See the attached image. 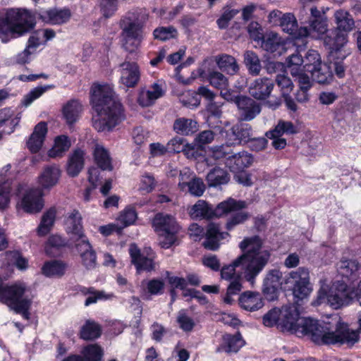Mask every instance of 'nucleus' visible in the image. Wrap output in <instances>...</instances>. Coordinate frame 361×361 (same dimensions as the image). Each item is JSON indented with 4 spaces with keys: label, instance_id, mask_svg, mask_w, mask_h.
<instances>
[{
    "label": "nucleus",
    "instance_id": "f257e3e1",
    "mask_svg": "<svg viewBox=\"0 0 361 361\" xmlns=\"http://www.w3.org/2000/svg\"><path fill=\"white\" fill-rule=\"evenodd\" d=\"M278 329L283 333L306 336L317 345H347L352 347L359 341V330L350 329L340 320L334 329L329 324L312 318L301 317L293 305H284L281 309Z\"/></svg>",
    "mask_w": 361,
    "mask_h": 361
},
{
    "label": "nucleus",
    "instance_id": "f03ea898",
    "mask_svg": "<svg viewBox=\"0 0 361 361\" xmlns=\"http://www.w3.org/2000/svg\"><path fill=\"white\" fill-rule=\"evenodd\" d=\"M263 240L259 235L245 238L239 244L242 254L227 265V304L236 302L243 289V279L252 286L268 264L271 252L262 250Z\"/></svg>",
    "mask_w": 361,
    "mask_h": 361
},
{
    "label": "nucleus",
    "instance_id": "7ed1b4c3",
    "mask_svg": "<svg viewBox=\"0 0 361 361\" xmlns=\"http://www.w3.org/2000/svg\"><path fill=\"white\" fill-rule=\"evenodd\" d=\"M90 92L91 104L99 116L93 121L92 126L98 132L112 131L126 118L122 104L108 84L94 83Z\"/></svg>",
    "mask_w": 361,
    "mask_h": 361
},
{
    "label": "nucleus",
    "instance_id": "20e7f679",
    "mask_svg": "<svg viewBox=\"0 0 361 361\" xmlns=\"http://www.w3.org/2000/svg\"><path fill=\"white\" fill-rule=\"evenodd\" d=\"M26 290L24 283L4 284L0 277V302L15 313L20 314L23 319L29 320L33 296L26 295Z\"/></svg>",
    "mask_w": 361,
    "mask_h": 361
},
{
    "label": "nucleus",
    "instance_id": "39448f33",
    "mask_svg": "<svg viewBox=\"0 0 361 361\" xmlns=\"http://www.w3.org/2000/svg\"><path fill=\"white\" fill-rule=\"evenodd\" d=\"M35 22L25 9H8L0 18V38L3 40L9 35L19 37L32 30Z\"/></svg>",
    "mask_w": 361,
    "mask_h": 361
},
{
    "label": "nucleus",
    "instance_id": "423d86ee",
    "mask_svg": "<svg viewBox=\"0 0 361 361\" xmlns=\"http://www.w3.org/2000/svg\"><path fill=\"white\" fill-rule=\"evenodd\" d=\"M356 300L354 289L348 288L344 281H336L329 288L322 286L317 293L314 303L317 305L327 304L333 309L338 310Z\"/></svg>",
    "mask_w": 361,
    "mask_h": 361
},
{
    "label": "nucleus",
    "instance_id": "0eeeda50",
    "mask_svg": "<svg viewBox=\"0 0 361 361\" xmlns=\"http://www.w3.org/2000/svg\"><path fill=\"white\" fill-rule=\"evenodd\" d=\"M152 226L155 233L163 238L160 244L164 249H169L176 243L181 229L173 216L163 212H158L154 216Z\"/></svg>",
    "mask_w": 361,
    "mask_h": 361
},
{
    "label": "nucleus",
    "instance_id": "6e6552de",
    "mask_svg": "<svg viewBox=\"0 0 361 361\" xmlns=\"http://www.w3.org/2000/svg\"><path fill=\"white\" fill-rule=\"evenodd\" d=\"M285 290H291L295 298L303 300L312 290L310 282V271L307 268L299 267L296 271H290L281 281Z\"/></svg>",
    "mask_w": 361,
    "mask_h": 361
},
{
    "label": "nucleus",
    "instance_id": "1a4fd4ad",
    "mask_svg": "<svg viewBox=\"0 0 361 361\" xmlns=\"http://www.w3.org/2000/svg\"><path fill=\"white\" fill-rule=\"evenodd\" d=\"M216 66L221 69L226 67V55L219 56L216 61L210 59L204 60L197 71L198 77L203 80H208L212 85L218 87L223 82L224 76L222 73L215 71Z\"/></svg>",
    "mask_w": 361,
    "mask_h": 361
},
{
    "label": "nucleus",
    "instance_id": "9d476101",
    "mask_svg": "<svg viewBox=\"0 0 361 361\" xmlns=\"http://www.w3.org/2000/svg\"><path fill=\"white\" fill-rule=\"evenodd\" d=\"M144 23L138 20L128 23L123 28V47L130 53L133 52L144 39Z\"/></svg>",
    "mask_w": 361,
    "mask_h": 361
},
{
    "label": "nucleus",
    "instance_id": "9b49d317",
    "mask_svg": "<svg viewBox=\"0 0 361 361\" xmlns=\"http://www.w3.org/2000/svg\"><path fill=\"white\" fill-rule=\"evenodd\" d=\"M190 215L196 219L212 220L226 214V200L216 207L203 200H199L191 208Z\"/></svg>",
    "mask_w": 361,
    "mask_h": 361
},
{
    "label": "nucleus",
    "instance_id": "f8f14e48",
    "mask_svg": "<svg viewBox=\"0 0 361 361\" xmlns=\"http://www.w3.org/2000/svg\"><path fill=\"white\" fill-rule=\"evenodd\" d=\"M43 196L44 192L42 189L30 188L23 195L19 205L25 213L37 214L42 210L44 206Z\"/></svg>",
    "mask_w": 361,
    "mask_h": 361
},
{
    "label": "nucleus",
    "instance_id": "ddd939ff",
    "mask_svg": "<svg viewBox=\"0 0 361 361\" xmlns=\"http://www.w3.org/2000/svg\"><path fill=\"white\" fill-rule=\"evenodd\" d=\"M37 18L43 23L51 25H61L68 23L71 18L68 8L41 9L36 12Z\"/></svg>",
    "mask_w": 361,
    "mask_h": 361
},
{
    "label": "nucleus",
    "instance_id": "4468645a",
    "mask_svg": "<svg viewBox=\"0 0 361 361\" xmlns=\"http://www.w3.org/2000/svg\"><path fill=\"white\" fill-rule=\"evenodd\" d=\"M336 267L338 275L348 281H355L360 277L361 264L357 259H342Z\"/></svg>",
    "mask_w": 361,
    "mask_h": 361
},
{
    "label": "nucleus",
    "instance_id": "2eb2a0df",
    "mask_svg": "<svg viewBox=\"0 0 361 361\" xmlns=\"http://www.w3.org/2000/svg\"><path fill=\"white\" fill-rule=\"evenodd\" d=\"M121 68V82L127 87H135L140 79V71L136 62L125 60L120 64Z\"/></svg>",
    "mask_w": 361,
    "mask_h": 361
},
{
    "label": "nucleus",
    "instance_id": "dca6fc26",
    "mask_svg": "<svg viewBox=\"0 0 361 361\" xmlns=\"http://www.w3.org/2000/svg\"><path fill=\"white\" fill-rule=\"evenodd\" d=\"M204 237L202 247L207 250L216 251L220 247L221 240L224 238V232L221 231V226L219 224L209 222L207 226Z\"/></svg>",
    "mask_w": 361,
    "mask_h": 361
},
{
    "label": "nucleus",
    "instance_id": "f3484780",
    "mask_svg": "<svg viewBox=\"0 0 361 361\" xmlns=\"http://www.w3.org/2000/svg\"><path fill=\"white\" fill-rule=\"evenodd\" d=\"M129 255L131 263L135 267L137 271H152L155 269L154 259L145 256L135 243L130 245Z\"/></svg>",
    "mask_w": 361,
    "mask_h": 361
},
{
    "label": "nucleus",
    "instance_id": "a211bd4d",
    "mask_svg": "<svg viewBox=\"0 0 361 361\" xmlns=\"http://www.w3.org/2000/svg\"><path fill=\"white\" fill-rule=\"evenodd\" d=\"M47 132V123L45 121H40L35 126L33 132L26 142L27 148L31 153L35 154L39 152L45 140Z\"/></svg>",
    "mask_w": 361,
    "mask_h": 361
},
{
    "label": "nucleus",
    "instance_id": "6ab92c4d",
    "mask_svg": "<svg viewBox=\"0 0 361 361\" xmlns=\"http://www.w3.org/2000/svg\"><path fill=\"white\" fill-rule=\"evenodd\" d=\"M251 136L252 128L249 124L238 123L232 127L230 133H227V147L239 145L242 142H248Z\"/></svg>",
    "mask_w": 361,
    "mask_h": 361
},
{
    "label": "nucleus",
    "instance_id": "aec40b11",
    "mask_svg": "<svg viewBox=\"0 0 361 361\" xmlns=\"http://www.w3.org/2000/svg\"><path fill=\"white\" fill-rule=\"evenodd\" d=\"M252 162V156L245 151L237 153L227 152V167L231 172L244 170L249 167Z\"/></svg>",
    "mask_w": 361,
    "mask_h": 361
},
{
    "label": "nucleus",
    "instance_id": "412c9836",
    "mask_svg": "<svg viewBox=\"0 0 361 361\" xmlns=\"http://www.w3.org/2000/svg\"><path fill=\"white\" fill-rule=\"evenodd\" d=\"M327 32L324 44L331 49V56H334V54H338L341 49L347 43L348 35L336 27Z\"/></svg>",
    "mask_w": 361,
    "mask_h": 361
},
{
    "label": "nucleus",
    "instance_id": "4be33fe9",
    "mask_svg": "<svg viewBox=\"0 0 361 361\" xmlns=\"http://www.w3.org/2000/svg\"><path fill=\"white\" fill-rule=\"evenodd\" d=\"M274 84L273 81L267 78L256 79L249 87V93L255 99L263 100L267 99L271 94Z\"/></svg>",
    "mask_w": 361,
    "mask_h": 361
},
{
    "label": "nucleus",
    "instance_id": "5701e85b",
    "mask_svg": "<svg viewBox=\"0 0 361 361\" xmlns=\"http://www.w3.org/2000/svg\"><path fill=\"white\" fill-rule=\"evenodd\" d=\"M243 309L253 312L261 309L264 302L261 294L256 291H245L238 297L236 301Z\"/></svg>",
    "mask_w": 361,
    "mask_h": 361
},
{
    "label": "nucleus",
    "instance_id": "b1692460",
    "mask_svg": "<svg viewBox=\"0 0 361 361\" xmlns=\"http://www.w3.org/2000/svg\"><path fill=\"white\" fill-rule=\"evenodd\" d=\"M85 151L80 148L75 149L69 155L66 172L70 177L78 176L82 170L85 164Z\"/></svg>",
    "mask_w": 361,
    "mask_h": 361
},
{
    "label": "nucleus",
    "instance_id": "393cba45",
    "mask_svg": "<svg viewBox=\"0 0 361 361\" xmlns=\"http://www.w3.org/2000/svg\"><path fill=\"white\" fill-rule=\"evenodd\" d=\"M68 264L61 259H51L44 262L41 272L46 277L61 278L66 274Z\"/></svg>",
    "mask_w": 361,
    "mask_h": 361
},
{
    "label": "nucleus",
    "instance_id": "a878e982",
    "mask_svg": "<svg viewBox=\"0 0 361 361\" xmlns=\"http://www.w3.org/2000/svg\"><path fill=\"white\" fill-rule=\"evenodd\" d=\"M283 31L292 35L293 37L299 38L309 35L307 27L298 28V23L295 16L291 13H285L283 20L279 25Z\"/></svg>",
    "mask_w": 361,
    "mask_h": 361
},
{
    "label": "nucleus",
    "instance_id": "bb28decb",
    "mask_svg": "<svg viewBox=\"0 0 361 361\" xmlns=\"http://www.w3.org/2000/svg\"><path fill=\"white\" fill-rule=\"evenodd\" d=\"M82 111V105L78 99L68 101L63 106L62 114L68 126L73 125L79 119Z\"/></svg>",
    "mask_w": 361,
    "mask_h": 361
},
{
    "label": "nucleus",
    "instance_id": "cd10ccee",
    "mask_svg": "<svg viewBox=\"0 0 361 361\" xmlns=\"http://www.w3.org/2000/svg\"><path fill=\"white\" fill-rule=\"evenodd\" d=\"M102 334L101 325L93 320L87 319L80 328L79 337L84 341H94L99 338Z\"/></svg>",
    "mask_w": 361,
    "mask_h": 361
},
{
    "label": "nucleus",
    "instance_id": "c85d7f7f",
    "mask_svg": "<svg viewBox=\"0 0 361 361\" xmlns=\"http://www.w3.org/2000/svg\"><path fill=\"white\" fill-rule=\"evenodd\" d=\"M336 28L348 34L355 27V20L352 15L347 11L339 9L334 14Z\"/></svg>",
    "mask_w": 361,
    "mask_h": 361
},
{
    "label": "nucleus",
    "instance_id": "c756f323",
    "mask_svg": "<svg viewBox=\"0 0 361 361\" xmlns=\"http://www.w3.org/2000/svg\"><path fill=\"white\" fill-rule=\"evenodd\" d=\"M198 127L197 121L184 117L176 118L173 125V129L177 134L185 136L192 135L197 132Z\"/></svg>",
    "mask_w": 361,
    "mask_h": 361
},
{
    "label": "nucleus",
    "instance_id": "7c9ffc66",
    "mask_svg": "<svg viewBox=\"0 0 361 361\" xmlns=\"http://www.w3.org/2000/svg\"><path fill=\"white\" fill-rule=\"evenodd\" d=\"M151 88L152 90H148L139 94L137 102L140 106H149L152 105L157 99L164 95V91L158 83L154 82L151 86Z\"/></svg>",
    "mask_w": 361,
    "mask_h": 361
},
{
    "label": "nucleus",
    "instance_id": "2f4dec72",
    "mask_svg": "<svg viewBox=\"0 0 361 361\" xmlns=\"http://www.w3.org/2000/svg\"><path fill=\"white\" fill-rule=\"evenodd\" d=\"M60 170L55 166H47L39 177V184L43 189H50L54 186L59 179Z\"/></svg>",
    "mask_w": 361,
    "mask_h": 361
},
{
    "label": "nucleus",
    "instance_id": "473e14b6",
    "mask_svg": "<svg viewBox=\"0 0 361 361\" xmlns=\"http://www.w3.org/2000/svg\"><path fill=\"white\" fill-rule=\"evenodd\" d=\"M71 146V142L68 135H58L54 138V145L49 150L48 154L51 158L62 157Z\"/></svg>",
    "mask_w": 361,
    "mask_h": 361
},
{
    "label": "nucleus",
    "instance_id": "72a5a7b5",
    "mask_svg": "<svg viewBox=\"0 0 361 361\" xmlns=\"http://www.w3.org/2000/svg\"><path fill=\"white\" fill-rule=\"evenodd\" d=\"M93 157L98 168L103 171H111L113 169L109 152L104 147L97 145L93 152Z\"/></svg>",
    "mask_w": 361,
    "mask_h": 361
},
{
    "label": "nucleus",
    "instance_id": "f704fd0d",
    "mask_svg": "<svg viewBox=\"0 0 361 361\" xmlns=\"http://www.w3.org/2000/svg\"><path fill=\"white\" fill-rule=\"evenodd\" d=\"M13 180L6 178L0 180V212L5 211L10 205L12 197Z\"/></svg>",
    "mask_w": 361,
    "mask_h": 361
},
{
    "label": "nucleus",
    "instance_id": "c9c22d12",
    "mask_svg": "<svg viewBox=\"0 0 361 361\" xmlns=\"http://www.w3.org/2000/svg\"><path fill=\"white\" fill-rule=\"evenodd\" d=\"M312 80L319 84H328L333 79L331 67L326 63H321L315 70L310 71Z\"/></svg>",
    "mask_w": 361,
    "mask_h": 361
},
{
    "label": "nucleus",
    "instance_id": "e433bc0d",
    "mask_svg": "<svg viewBox=\"0 0 361 361\" xmlns=\"http://www.w3.org/2000/svg\"><path fill=\"white\" fill-rule=\"evenodd\" d=\"M261 47L269 52L274 53L282 46L280 37L276 32H270L264 35L263 39H260Z\"/></svg>",
    "mask_w": 361,
    "mask_h": 361
},
{
    "label": "nucleus",
    "instance_id": "4c0bfd02",
    "mask_svg": "<svg viewBox=\"0 0 361 361\" xmlns=\"http://www.w3.org/2000/svg\"><path fill=\"white\" fill-rule=\"evenodd\" d=\"M244 63L250 74L257 75L262 68L259 59L257 54L252 51H246L244 53Z\"/></svg>",
    "mask_w": 361,
    "mask_h": 361
},
{
    "label": "nucleus",
    "instance_id": "58836bf2",
    "mask_svg": "<svg viewBox=\"0 0 361 361\" xmlns=\"http://www.w3.org/2000/svg\"><path fill=\"white\" fill-rule=\"evenodd\" d=\"M178 36V30L173 25H169L167 27L160 26L155 28L153 31L154 38L161 42L176 39Z\"/></svg>",
    "mask_w": 361,
    "mask_h": 361
},
{
    "label": "nucleus",
    "instance_id": "ea45409f",
    "mask_svg": "<svg viewBox=\"0 0 361 361\" xmlns=\"http://www.w3.org/2000/svg\"><path fill=\"white\" fill-rule=\"evenodd\" d=\"M68 219L71 225V233L79 238L85 237L82 224V216L77 209H73L68 215Z\"/></svg>",
    "mask_w": 361,
    "mask_h": 361
},
{
    "label": "nucleus",
    "instance_id": "a19ab883",
    "mask_svg": "<svg viewBox=\"0 0 361 361\" xmlns=\"http://www.w3.org/2000/svg\"><path fill=\"white\" fill-rule=\"evenodd\" d=\"M82 357L85 361H101L104 350L102 347L97 344H89L82 350Z\"/></svg>",
    "mask_w": 361,
    "mask_h": 361
},
{
    "label": "nucleus",
    "instance_id": "79ce46f5",
    "mask_svg": "<svg viewBox=\"0 0 361 361\" xmlns=\"http://www.w3.org/2000/svg\"><path fill=\"white\" fill-rule=\"evenodd\" d=\"M322 63L320 55L317 51L309 50L303 60V71L309 73L316 69Z\"/></svg>",
    "mask_w": 361,
    "mask_h": 361
},
{
    "label": "nucleus",
    "instance_id": "37998d69",
    "mask_svg": "<svg viewBox=\"0 0 361 361\" xmlns=\"http://www.w3.org/2000/svg\"><path fill=\"white\" fill-rule=\"evenodd\" d=\"M55 216L56 211L53 209H49L43 214L37 228L39 235H45L50 231L54 224Z\"/></svg>",
    "mask_w": 361,
    "mask_h": 361
},
{
    "label": "nucleus",
    "instance_id": "c03bdc74",
    "mask_svg": "<svg viewBox=\"0 0 361 361\" xmlns=\"http://www.w3.org/2000/svg\"><path fill=\"white\" fill-rule=\"evenodd\" d=\"M179 185L183 188L188 186L189 192L195 197H200L205 190V185L200 178L195 177L189 182L180 183Z\"/></svg>",
    "mask_w": 361,
    "mask_h": 361
},
{
    "label": "nucleus",
    "instance_id": "a18cd8bd",
    "mask_svg": "<svg viewBox=\"0 0 361 361\" xmlns=\"http://www.w3.org/2000/svg\"><path fill=\"white\" fill-rule=\"evenodd\" d=\"M206 180L211 187L224 184L226 183V171L219 167H215L207 173Z\"/></svg>",
    "mask_w": 361,
    "mask_h": 361
},
{
    "label": "nucleus",
    "instance_id": "49530a36",
    "mask_svg": "<svg viewBox=\"0 0 361 361\" xmlns=\"http://www.w3.org/2000/svg\"><path fill=\"white\" fill-rule=\"evenodd\" d=\"M227 102H234L238 106L240 112L256 103L253 99L248 97L242 96L240 95V94H232L228 90H227Z\"/></svg>",
    "mask_w": 361,
    "mask_h": 361
},
{
    "label": "nucleus",
    "instance_id": "de8ad7c7",
    "mask_svg": "<svg viewBox=\"0 0 361 361\" xmlns=\"http://www.w3.org/2000/svg\"><path fill=\"white\" fill-rule=\"evenodd\" d=\"M245 344V341L239 331L233 335L227 334V353H237Z\"/></svg>",
    "mask_w": 361,
    "mask_h": 361
},
{
    "label": "nucleus",
    "instance_id": "09e8293b",
    "mask_svg": "<svg viewBox=\"0 0 361 361\" xmlns=\"http://www.w3.org/2000/svg\"><path fill=\"white\" fill-rule=\"evenodd\" d=\"M54 87V85L38 86L35 87L24 96L22 104L25 106H29L35 99L39 98L46 91Z\"/></svg>",
    "mask_w": 361,
    "mask_h": 361
},
{
    "label": "nucleus",
    "instance_id": "8fccbe9b",
    "mask_svg": "<svg viewBox=\"0 0 361 361\" xmlns=\"http://www.w3.org/2000/svg\"><path fill=\"white\" fill-rule=\"evenodd\" d=\"M99 8L104 18H111L118 9V0H100Z\"/></svg>",
    "mask_w": 361,
    "mask_h": 361
},
{
    "label": "nucleus",
    "instance_id": "3c124183",
    "mask_svg": "<svg viewBox=\"0 0 361 361\" xmlns=\"http://www.w3.org/2000/svg\"><path fill=\"white\" fill-rule=\"evenodd\" d=\"M6 258L11 261L20 270H25L28 267V260L22 255L18 250H9L6 252Z\"/></svg>",
    "mask_w": 361,
    "mask_h": 361
},
{
    "label": "nucleus",
    "instance_id": "603ef678",
    "mask_svg": "<svg viewBox=\"0 0 361 361\" xmlns=\"http://www.w3.org/2000/svg\"><path fill=\"white\" fill-rule=\"evenodd\" d=\"M66 245L67 242L61 236L59 235H51L49 237L47 241L45 252L47 255H51L53 250L59 251Z\"/></svg>",
    "mask_w": 361,
    "mask_h": 361
},
{
    "label": "nucleus",
    "instance_id": "864d4df0",
    "mask_svg": "<svg viewBox=\"0 0 361 361\" xmlns=\"http://www.w3.org/2000/svg\"><path fill=\"white\" fill-rule=\"evenodd\" d=\"M164 286L163 279L154 278L147 282L145 290L151 295H159L164 293Z\"/></svg>",
    "mask_w": 361,
    "mask_h": 361
},
{
    "label": "nucleus",
    "instance_id": "5fc2aeb1",
    "mask_svg": "<svg viewBox=\"0 0 361 361\" xmlns=\"http://www.w3.org/2000/svg\"><path fill=\"white\" fill-rule=\"evenodd\" d=\"M250 217L245 212H231L227 214V230H231L235 226L244 223Z\"/></svg>",
    "mask_w": 361,
    "mask_h": 361
},
{
    "label": "nucleus",
    "instance_id": "6e6d98bb",
    "mask_svg": "<svg viewBox=\"0 0 361 361\" xmlns=\"http://www.w3.org/2000/svg\"><path fill=\"white\" fill-rule=\"evenodd\" d=\"M333 61H331L329 66L331 67V70L334 69L336 75L342 78L345 75V67L343 64V59L345 58V54L339 53L338 54H334Z\"/></svg>",
    "mask_w": 361,
    "mask_h": 361
},
{
    "label": "nucleus",
    "instance_id": "4d7b16f0",
    "mask_svg": "<svg viewBox=\"0 0 361 361\" xmlns=\"http://www.w3.org/2000/svg\"><path fill=\"white\" fill-rule=\"evenodd\" d=\"M193 62V59L189 57L185 62L181 63L175 68V75L177 80L183 85H190L192 81L197 77L198 73L195 74L194 72L192 73L191 76L187 79L180 74L182 68L188 65L191 64Z\"/></svg>",
    "mask_w": 361,
    "mask_h": 361
},
{
    "label": "nucleus",
    "instance_id": "13d9d810",
    "mask_svg": "<svg viewBox=\"0 0 361 361\" xmlns=\"http://www.w3.org/2000/svg\"><path fill=\"white\" fill-rule=\"evenodd\" d=\"M275 80L277 85L281 88V95L288 94L293 90V83L287 75L278 74Z\"/></svg>",
    "mask_w": 361,
    "mask_h": 361
},
{
    "label": "nucleus",
    "instance_id": "bf43d9fd",
    "mask_svg": "<svg viewBox=\"0 0 361 361\" xmlns=\"http://www.w3.org/2000/svg\"><path fill=\"white\" fill-rule=\"evenodd\" d=\"M177 322L178 323L180 328L185 332L191 331L195 326L193 319L188 316L183 310L178 312Z\"/></svg>",
    "mask_w": 361,
    "mask_h": 361
},
{
    "label": "nucleus",
    "instance_id": "052dcab7",
    "mask_svg": "<svg viewBox=\"0 0 361 361\" xmlns=\"http://www.w3.org/2000/svg\"><path fill=\"white\" fill-rule=\"evenodd\" d=\"M281 309L273 308L268 311L262 317V323L267 327H272L276 325L278 327L280 319Z\"/></svg>",
    "mask_w": 361,
    "mask_h": 361
},
{
    "label": "nucleus",
    "instance_id": "680f3d73",
    "mask_svg": "<svg viewBox=\"0 0 361 361\" xmlns=\"http://www.w3.org/2000/svg\"><path fill=\"white\" fill-rule=\"evenodd\" d=\"M307 30L309 32H316L319 35L326 33L328 31L326 18L310 19V28H307Z\"/></svg>",
    "mask_w": 361,
    "mask_h": 361
},
{
    "label": "nucleus",
    "instance_id": "e2e57ef3",
    "mask_svg": "<svg viewBox=\"0 0 361 361\" xmlns=\"http://www.w3.org/2000/svg\"><path fill=\"white\" fill-rule=\"evenodd\" d=\"M250 37L259 44L260 39L264 36L262 26L256 21H252L247 27Z\"/></svg>",
    "mask_w": 361,
    "mask_h": 361
},
{
    "label": "nucleus",
    "instance_id": "0e129e2a",
    "mask_svg": "<svg viewBox=\"0 0 361 361\" xmlns=\"http://www.w3.org/2000/svg\"><path fill=\"white\" fill-rule=\"evenodd\" d=\"M293 71L294 68L291 70V74L292 75L297 76L299 88L300 90H309L312 86V79L311 80L309 75H307L303 70L297 73Z\"/></svg>",
    "mask_w": 361,
    "mask_h": 361
},
{
    "label": "nucleus",
    "instance_id": "69168bd1",
    "mask_svg": "<svg viewBox=\"0 0 361 361\" xmlns=\"http://www.w3.org/2000/svg\"><path fill=\"white\" fill-rule=\"evenodd\" d=\"M82 264L87 269L95 268L97 265V255L92 247L87 252L81 254Z\"/></svg>",
    "mask_w": 361,
    "mask_h": 361
},
{
    "label": "nucleus",
    "instance_id": "338daca9",
    "mask_svg": "<svg viewBox=\"0 0 361 361\" xmlns=\"http://www.w3.org/2000/svg\"><path fill=\"white\" fill-rule=\"evenodd\" d=\"M261 111V106L257 103H255L249 108L245 109L240 112V118L242 121H251L256 117Z\"/></svg>",
    "mask_w": 361,
    "mask_h": 361
},
{
    "label": "nucleus",
    "instance_id": "774afa93",
    "mask_svg": "<svg viewBox=\"0 0 361 361\" xmlns=\"http://www.w3.org/2000/svg\"><path fill=\"white\" fill-rule=\"evenodd\" d=\"M234 180L245 187L252 185V175L245 170L233 172Z\"/></svg>",
    "mask_w": 361,
    "mask_h": 361
}]
</instances>
